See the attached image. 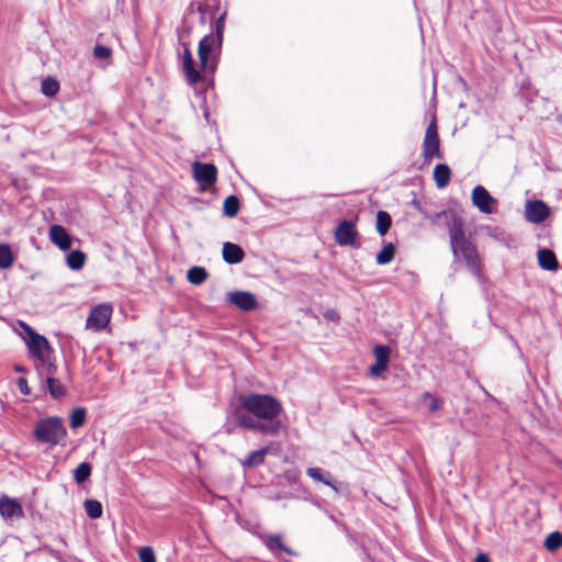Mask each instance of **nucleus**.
<instances>
[{"label":"nucleus","mask_w":562,"mask_h":562,"mask_svg":"<svg viewBox=\"0 0 562 562\" xmlns=\"http://www.w3.org/2000/svg\"><path fill=\"white\" fill-rule=\"evenodd\" d=\"M243 408L251 416L240 415L238 424L263 435H277L281 423L278 419L282 412L281 403L271 395L250 393L240 398Z\"/></svg>","instance_id":"obj_1"},{"label":"nucleus","mask_w":562,"mask_h":562,"mask_svg":"<svg viewBox=\"0 0 562 562\" xmlns=\"http://www.w3.org/2000/svg\"><path fill=\"white\" fill-rule=\"evenodd\" d=\"M442 218L447 225L450 246L453 257L457 261L464 260L469 270L475 276L479 281H482V268L477 250L470 239H468L463 232V221L453 211H442L437 213L432 221Z\"/></svg>","instance_id":"obj_2"},{"label":"nucleus","mask_w":562,"mask_h":562,"mask_svg":"<svg viewBox=\"0 0 562 562\" xmlns=\"http://www.w3.org/2000/svg\"><path fill=\"white\" fill-rule=\"evenodd\" d=\"M19 324L25 334L24 340L31 356L42 363L43 370H48L50 373L53 363L49 361L48 357L50 352L48 340L44 336L35 333L26 323L19 322Z\"/></svg>","instance_id":"obj_3"},{"label":"nucleus","mask_w":562,"mask_h":562,"mask_svg":"<svg viewBox=\"0 0 562 562\" xmlns=\"http://www.w3.org/2000/svg\"><path fill=\"white\" fill-rule=\"evenodd\" d=\"M33 434L40 442L57 446L66 438L67 430L61 418L47 417L38 420Z\"/></svg>","instance_id":"obj_4"},{"label":"nucleus","mask_w":562,"mask_h":562,"mask_svg":"<svg viewBox=\"0 0 562 562\" xmlns=\"http://www.w3.org/2000/svg\"><path fill=\"white\" fill-rule=\"evenodd\" d=\"M113 314L111 303H102L93 307L86 321V329L101 331L109 327Z\"/></svg>","instance_id":"obj_5"},{"label":"nucleus","mask_w":562,"mask_h":562,"mask_svg":"<svg viewBox=\"0 0 562 562\" xmlns=\"http://www.w3.org/2000/svg\"><path fill=\"white\" fill-rule=\"evenodd\" d=\"M423 157L427 164H430L434 158H442L438 127L435 119L429 123L425 132L423 140Z\"/></svg>","instance_id":"obj_6"},{"label":"nucleus","mask_w":562,"mask_h":562,"mask_svg":"<svg viewBox=\"0 0 562 562\" xmlns=\"http://www.w3.org/2000/svg\"><path fill=\"white\" fill-rule=\"evenodd\" d=\"M220 48L213 34H207L200 41L198 54L203 69L214 70L216 65L215 50Z\"/></svg>","instance_id":"obj_7"},{"label":"nucleus","mask_w":562,"mask_h":562,"mask_svg":"<svg viewBox=\"0 0 562 562\" xmlns=\"http://www.w3.org/2000/svg\"><path fill=\"white\" fill-rule=\"evenodd\" d=\"M471 200L473 205L483 214H492L497 200L482 186H476L472 190Z\"/></svg>","instance_id":"obj_8"},{"label":"nucleus","mask_w":562,"mask_h":562,"mask_svg":"<svg viewBox=\"0 0 562 562\" xmlns=\"http://www.w3.org/2000/svg\"><path fill=\"white\" fill-rule=\"evenodd\" d=\"M550 215V207L540 200L528 201L525 205V217L532 224L544 222Z\"/></svg>","instance_id":"obj_9"},{"label":"nucleus","mask_w":562,"mask_h":562,"mask_svg":"<svg viewBox=\"0 0 562 562\" xmlns=\"http://www.w3.org/2000/svg\"><path fill=\"white\" fill-rule=\"evenodd\" d=\"M193 177L195 181L202 186H212L216 181L217 170L212 164H203L195 161L192 165Z\"/></svg>","instance_id":"obj_10"},{"label":"nucleus","mask_w":562,"mask_h":562,"mask_svg":"<svg viewBox=\"0 0 562 562\" xmlns=\"http://www.w3.org/2000/svg\"><path fill=\"white\" fill-rule=\"evenodd\" d=\"M0 515L5 520H13L23 517V508L18 499L7 495L0 497Z\"/></svg>","instance_id":"obj_11"},{"label":"nucleus","mask_w":562,"mask_h":562,"mask_svg":"<svg viewBox=\"0 0 562 562\" xmlns=\"http://www.w3.org/2000/svg\"><path fill=\"white\" fill-rule=\"evenodd\" d=\"M227 301L241 311H251L257 305L255 295L247 291L229 292Z\"/></svg>","instance_id":"obj_12"},{"label":"nucleus","mask_w":562,"mask_h":562,"mask_svg":"<svg viewBox=\"0 0 562 562\" xmlns=\"http://www.w3.org/2000/svg\"><path fill=\"white\" fill-rule=\"evenodd\" d=\"M49 240L57 246L60 250H69L72 245L70 235L61 225L54 224L49 228Z\"/></svg>","instance_id":"obj_13"},{"label":"nucleus","mask_w":562,"mask_h":562,"mask_svg":"<svg viewBox=\"0 0 562 562\" xmlns=\"http://www.w3.org/2000/svg\"><path fill=\"white\" fill-rule=\"evenodd\" d=\"M373 355L375 358V363L370 367V374L372 376H378L381 372L387 369L390 348L384 345H378L373 349Z\"/></svg>","instance_id":"obj_14"},{"label":"nucleus","mask_w":562,"mask_h":562,"mask_svg":"<svg viewBox=\"0 0 562 562\" xmlns=\"http://www.w3.org/2000/svg\"><path fill=\"white\" fill-rule=\"evenodd\" d=\"M335 237L340 246L353 245L356 241L353 224L349 221H342L336 229Z\"/></svg>","instance_id":"obj_15"},{"label":"nucleus","mask_w":562,"mask_h":562,"mask_svg":"<svg viewBox=\"0 0 562 562\" xmlns=\"http://www.w3.org/2000/svg\"><path fill=\"white\" fill-rule=\"evenodd\" d=\"M182 66L186 77L190 83H196L201 80V75L193 66V58L187 45L184 46L182 55Z\"/></svg>","instance_id":"obj_16"},{"label":"nucleus","mask_w":562,"mask_h":562,"mask_svg":"<svg viewBox=\"0 0 562 562\" xmlns=\"http://www.w3.org/2000/svg\"><path fill=\"white\" fill-rule=\"evenodd\" d=\"M223 259L229 265H236L243 261L244 250L236 244L224 243L223 245Z\"/></svg>","instance_id":"obj_17"},{"label":"nucleus","mask_w":562,"mask_h":562,"mask_svg":"<svg viewBox=\"0 0 562 562\" xmlns=\"http://www.w3.org/2000/svg\"><path fill=\"white\" fill-rule=\"evenodd\" d=\"M306 474L311 479H313L317 482H322L325 485L330 486L336 493H338V491H339L338 486H337L336 482L333 480V476L329 472H325L319 468H308L306 470Z\"/></svg>","instance_id":"obj_18"},{"label":"nucleus","mask_w":562,"mask_h":562,"mask_svg":"<svg viewBox=\"0 0 562 562\" xmlns=\"http://www.w3.org/2000/svg\"><path fill=\"white\" fill-rule=\"evenodd\" d=\"M538 262L542 269L548 271H555L559 267L554 252L549 249L538 251Z\"/></svg>","instance_id":"obj_19"},{"label":"nucleus","mask_w":562,"mask_h":562,"mask_svg":"<svg viewBox=\"0 0 562 562\" xmlns=\"http://www.w3.org/2000/svg\"><path fill=\"white\" fill-rule=\"evenodd\" d=\"M451 178V170L445 164H439L434 169V179L436 186L440 189L446 188Z\"/></svg>","instance_id":"obj_20"},{"label":"nucleus","mask_w":562,"mask_h":562,"mask_svg":"<svg viewBox=\"0 0 562 562\" xmlns=\"http://www.w3.org/2000/svg\"><path fill=\"white\" fill-rule=\"evenodd\" d=\"M267 453V448L252 451L241 461V465L244 468H256L265 462Z\"/></svg>","instance_id":"obj_21"},{"label":"nucleus","mask_w":562,"mask_h":562,"mask_svg":"<svg viewBox=\"0 0 562 562\" xmlns=\"http://www.w3.org/2000/svg\"><path fill=\"white\" fill-rule=\"evenodd\" d=\"M54 369L55 368L53 367L50 370V373L48 372V370H45L46 374H47L46 383H47L49 394L54 398H59L60 396H63L65 394V387L61 385V383L58 380L53 378Z\"/></svg>","instance_id":"obj_22"},{"label":"nucleus","mask_w":562,"mask_h":562,"mask_svg":"<svg viewBox=\"0 0 562 562\" xmlns=\"http://www.w3.org/2000/svg\"><path fill=\"white\" fill-rule=\"evenodd\" d=\"M66 262L69 269L80 270L86 262V255L81 250H72L66 257Z\"/></svg>","instance_id":"obj_23"},{"label":"nucleus","mask_w":562,"mask_h":562,"mask_svg":"<svg viewBox=\"0 0 562 562\" xmlns=\"http://www.w3.org/2000/svg\"><path fill=\"white\" fill-rule=\"evenodd\" d=\"M188 281L194 285L202 284L207 279V272L202 267H192L187 273Z\"/></svg>","instance_id":"obj_24"},{"label":"nucleus","mask_w":562,"mask_h":562,"mask_svg":"<svg viewBox=\"0 0 562 562\" xmlns=\"http://www.w3.org/2000/svg\"><path fill=\"white\" fill-rule=\"evenodd\" d=\"M392 224L391 215L385 211H379L376 214V231L381 236H384Z\"/></svg>","instance_id":"obj_25"},{"label":"nucleus","mask_w":562,"mask_h":562,"mask_svg":"<svg viewBox=\"0 0 562 562\" xmlns=\"http://www.w3.org/2000/svg\"><path fill=\"white\" fill-rule=\"evenodd\" d=\"M395 256V246L392 243H387L383 246L380 252L376 255V262L379 265L390 263Z\"/></svg>","instance_id":"obj_26"},{"label":"nucleus","mask_w":562,"mask_h":562,"mask_svg":"<svg viewBox=\"0 0 562 562\" xmlns=\"http://www.w3.org/2000/svg\"><path fill=\"white\" fill-rule=\"evenodd\" d=\"M85 510L89 518L98 519L102 516V504L95 499H87L83 503Z\"/></svg>","instance_id":"obj_27"},{"label":"nucleus","mask_w":562,"mask_h":562,"mask_svg":"<svg viewBox=\"0 0 562 562\" xmlns=\"http://www.w3.org/2000/svg\"><path fill=\"white\" fill-rule=\"evenodd\" d=\"M224 214L228 217H234L239 211V200L235 195H229L223 203Z\"/></svg>","instance_id":"obj_28"},{"label":"nucleus","mask_w":562,"mask_h":562,"mask_svg":"<svg viewBox=\"0 0 562 562\" xmlns=\"http://www.w3.org/2000/svg\"><path fill=\"white\" fill-rule=\"evenodd\" d=\"M14 257L11 251V248L5 245H0V268L1 269H8L13 265Z\"/></svg>","instance_id":"obj_29"},{"label":"nucleus","mask_w":562,"mask_h":562,"mask_svg":"<svg viewBox=\"0 0 562 562\" xmlns=\"http://www.w3.org/2000/svg\"><path fill=\"white\" fill-rule=\"evenodd\" d=\"M562 547V533L559 531L551 532L544 540V548L548 551H555Z\"/></svg>","instance_id":"obj_30"},{"label":"nucleus","mask_w":562,"mask_h":562,"mask_svg":"<svg viewBox=\"0 0 562 562\" xmlns=\"http://www.w3.org/2000/svg\"><path fill=\"white\" fill-rule=\"evenodd\" d=\"M91 474V465L87 462L80 463L74 471L75 481L78 484L83 483L88 480Z\"/></svg>","instance_id":"obj_31"},{"label":"nucleus","mask_w":562,"mask_h":562,"mask_svg":"<svg viewBox=\"0 0 562 562\" xmlns=\"http://www.w3.org/2000/svg\"><path fill=\"white\" fill-rule=\"evenodd\" d=\"M265 543L267 546V548L271 551H274L276 549H279V550H282L289 554H291V551L285 548L282 543V538L281 536L279 535H271V536H268L266 539H265Z\"/></svg>","instance_id":"obj_32"},{"label":"nucleus","mask_w":562,"mask_h":562,"mask_svg":"<svg viewBox=\"0 0 562 562\" xmlns=\"http://www.w3.org/2000/svg\"><path fill=\"white\" fill-rule=\"evenodd\" d=\"M86 420V409L82 407H78L72 411L70 415V427L76 429L81 427Z\"/></svg>","instance_id":"obj_33"},{"label":"nucleus","mask_w":562,"mask_h":562,"mask_svg":"<svg viewBox=\"0 0 562 562\" xmlns=\"http://www.w3.org/2000/svg\"><path fill=\"white\" fill-rule=\"evenodd\" d=\"M58 82L54 79L47 78L42 82V92L47 97H53L58 92Z\"/></svg>","instance_id":"obj_34"},{"label":"nucleus","mask_w":562,"mask_h":562,"mask_svg":"<svg viewBox=\"0 0 562 562\" xmlns=\"http://www.w3.org/2000/svg\"><path fill=\"white\" fill-rule=\"evenodd\" d=\"M140 562H156L154 550L150 547H143L138 551Z\"/></svg>","instance_id":"obj_35"},{"label":"nucleus","mask_w":562,"mask_h":562,"mask_svg":"<svg viewBox=\"0 0 562 562\" xmlns=\"http://www.w3.org/2000/svg\"><path fill=\"white\" fill-rule=\"evenodd\" d=\"M423 402L427 405L429 412H436L440 407V403L437 397L432 396L429 393H426L423 397Z\"/></svg>","instance_id":"obj_36"},{"label":"nucleus","mask_w":562,"mask_h":562,"mask_svg":"<svg viewBox=\"0 0 562 562\" xmlns=\"http://www.w3.org/2000/svg\"><path fill=\"white\" fill-rule=\"evenodd\" d=\"M111 54V49L104 45H95L93 48V56L98 59H109Z\"/></svg>","instance_id":"obj_37"},{"label":"nucleus","mask_w":562,"mask_h":562,"mask_svg":"<svg viewBox=\"0 0 562 562\" xmlns=\"http://www.w3.org/2000/svg\"><path fill=\"white\" fill-rule=\"evenodd\" d=\"M224 27H225V15L223 14L216 20V36H214V37L217 41L218 47L222 46Z\"/></svg>","instance_id":"obj_38"},{"label":"nucleus","mask_w":562,"mask_h":562,"mask_svg":"<svg viewBox=\"0 0 562 562\" xmlns=\"http://www.w3.org/2000/svg\"><path fill=\"white\" fill-rule=\"evenodd\" d=\"M18 386H19V390L22 394L24 395H29L31 393V390L29 387V384H27V380L24 379V378H19L18 379Z\"/></svg>","instance_id":"obj_39"},{"label":"nucleus","mask_w":562,"mask_h":562,"mask_svg":"<svg viewBox=\"0 0 562 562\" xmlns=\"http://www.w3.org/2000/svg\"><path fill=\"white\" fill-rule=\"evenodd\" d=\"M325 318L331 321V322H338L339 321V315L336 311L334 310H328L325 312L324 314Z\"/></svg>","instance_id":"obj_40"},{"label":"nucleus","mask_w":562,"mask_h":562,"mask_svg":"<svg viewBox=\"0 0 562 562\" xmlns=\"http://www.w3.org/2000/svg\"><path fill=\"white\" fill-rule=\"evenodd\" d=\"M475 562H490L487 555L485 554H479L475 559Z\"/></svg>","instance_id":"obj_41"},{"label":"nucleus","mask_w":562,"mask_h":562,"mask_svg":"<svg viewBox=\"0 0 562 562\" xmlns=\"http://www.w3.org/2000/svg\"><path fill=\"white\" fill-rule=\"evenodd\" d=\"M14 370H15L16 372H21V373H24V372L26 371V370H25V368L20 367V366H16V367L14 368Z\"/></svg>","instance_id":"obj_42"}]
</instances>
